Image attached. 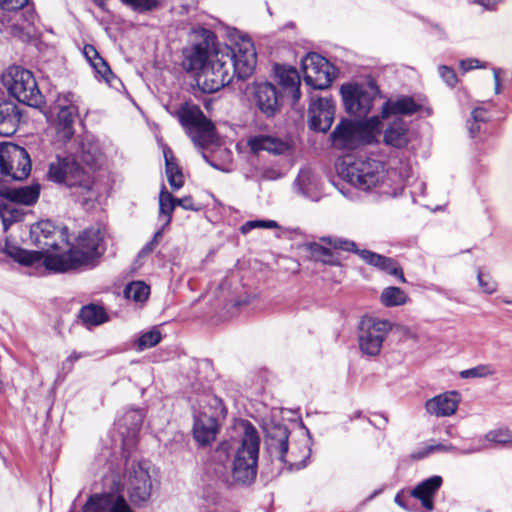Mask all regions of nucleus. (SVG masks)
Listing matches in <instances>:
<instances>
[{
  "label": "nucleus",
  "mask_w": 512,
  "mask_h": 512,
  "mask_svg": "<svg viewBox=\"0 0 512 512\" xmlns=\"http://www.w3.org/2000/svg\"><path fill=\"white\" fill-rule=\"evenodd\" d=\"M20 113L12 103L0 104V135L11 136L18 128Z\"/></svg>",
  "instance_id": "obj_27"
},
{
  "label": "nucleus",
  "mask_w": 512,
  "mask_h": 512,
  "mask_svg": "<svg viewBox=\"0 0 512 512\" xmlns=\"http://www.w3.org/2000/svg\"><path fill=\"white\" fill-rule=\"evenodd\" d=\"M419 109V105L410 97H401L395 101H386L382 106L380 121L390 117L400 118L401 115H411Z\"/></svg>",
  "instance_id": "obj_24"
},
{
  "label": "nucleus",
  "mask_w": 512,
  "mask_h": 512,
  "mask_svg": "<svg viewBox=\"0 0 512 512\" xmlns=\"http://www.w3.org/2000/svg\"><path fill=\"white\" fill-rule=\"evenodd\" d=\"M391 330L392 323L389 320L370 316L363 317L358 329L360 351L367 356H377Z\"/></svg>",
  "instance_id": "obj_9"
},
{
  "label": "nucleus",
  "mask_w": 512,
  "mask_h": 512,
  "mask_svg": "<svg viewBox=\"0 0 512 512\" xmlns=\"http://www.w3.org/2000/svg\"><path fill=\"white\" fill-rule=\"evenodd\" d=\"M83 55L95 70V72L103 79L108 81L109 76L112 74L111 70L106 61L99 55L95 47L89 44L85 45L83 48Z\"/></svg>",
  "instance_id": "obj_33"
},
{
  "label": "nucleus",
  "mask_w": 512,
  "mask_h": 512,
  "mask_svg": "<svg viewBox=\"0 0 512 512\" xmlns=\"http://www.w3.org/2000/svg\"><path fill=\"white\" fill-rule=\"evenodd\" d=\"M461 399L460 392L456 390L446 391L428 399L424 408L430 416L436 418L451 417L456 414Z\"/></svg>",
  "instance_id": "obj_19"
},
{
  "label": "nucleus",
  "mask_w": 512,
  "mask_h": 512,
  "mask_svg": "<svg viewBox=\"0 0 512 512\" xmlns=\"http://www.w3.org/2000/svg\"><path fill=\"white\" fill-rule=\"evenodd\" d=\"M494 80H495V92L496 94L500 93V78L497 69H494Z\"/></svg>",
  "instance_id": "obj_63"
},
{
  "label": "nucleus",
  "mask_w": 512,
  "mask_h": 512,
  "mask_svg": "<svg viewBox=\"0 0 512 512\" xmlns=\"http://www.w3.org/2000/svg\"><path fill=\"white\" fill-rule=\"evenodd\" d=\"M478 123L479 122H475L474 120H473V122L469 123L468 129H469V133L472 137H475L480 130V126Z\"/></svg>",
  "instance_id": "obj_61"
},
{
  "label": "nucleus",
  "mask_w": 512,
  "mask_h": 512,
  "mask_svg": "<svg viewBox=\"0 0 512 512\" xmlns=\"http://www.w3.org/2000/svg\"><path fill=\"white\" fill-rule=\"evenodd\" d=\"M301 68L305 83L313 89H326L333 81V66L319 54H307L302 59Z\"/></svg>",
  "instance_id": "obj_13"
},
{
  "label": "nucleus",
  "mask_w": 512,
  "mask_h": 512,
  "mask_svg": "<svg viewBox=\"0 0 512 512\" xmlns=\"http://www.w3.org/2000/svg\"><path fill=\"white\" fill-rule=\"evenodd\" d=\"M239 426L242 429L241 444L236 451L231 471L226 467H213L210 470L217 481L226 485L250 484L256 477L260 439L250 422L242 421Z\"/></svg>",
  "instance_id": "obj_3"
},
{
  "label": "nucleus",
  "mask_w": 512,
  "mask_h": 512,
  "mask_svg": "<svg viewBox=\"0 0 512 512\" xmlns=\"http://www.w3.org/2000/svg\"><path fill=\"white\" fill-rule=\"evenodd\" d=\"M460 67L464 72H467L474 68H479V67H481V65H480L479 60L470 58V59L462 60L460 62Z\"/></svg>",
  "instance_id": "obj_55"
},
{
  "label": "nucleus",
  "mask_w": 512,
  "mask_h": 512,
  "mask_svg": "<svg viewBox=\"0 0 512 512\" xmlns=\"http://www.w3.org/2000/svg\"><path fill=\"white\" fill-rule=\"evenodd\" d=\"M176 114L195 147L204 149L214 142V125L198 106L186 103Z\"/></svg>",
  "instance_id": "obj_8"
},
{
  "label": "nucleus",
  "mask_w": 512,
  "mask_h": 512,
  "mask_svg": "<svg viewBox=\"0 0 512 512\" xmlns=\"http://www.w3.org/2000/svg\"><path fill=\"white\" fill-rule=\"evenodd\" d=\"M360 257L368 264L378 267L390 275L398 277L400 282H406L401 267L393 259L373 253L368 250H361Z\"/></svg>",
  "instance_id": "obj_26"
},
{
  "label": "nucleus",
  "mask_w": 512,
  "mask_h": 512,
  "mask_svg": "<svg viewBox=\"0 0 512 512\" xmlns=\"http://www.w3.org/2000/svg\"><path fill=\"white\" fill-rule=\"evenodd\" d=\"M176 205V198L163 186L159 194V220L164 221V226H169L171 223Z\"/></svg>",
  "instance_id": "obj_36"
},
{
  "label": "nucleus",
  "mask_w": 512,
  "mask_h": 512,
  "mask_svg": "<svg viewBox=\"0 0 512 512\" xmlns=\"http://www.w3.org/2000/svg\"><path fill=\"white\" fill-rule=\"evenodd\" d=\"M335 104L328 97H311L308 109L309 127L315 131L327 132L333 121Z\"/></svg>",
  "instance_id": "obj_15"
},
{
  "label": "nucleus",
  "mask_w": 512,
  "mask_h": 512,
  "mask_svg": "<svg viewBox=\"0 0 512 512\" xmlns=\"http://www.w3.org/2000/svg\"><path fill=\"white\" fill-rule=\"evenodd\" d=\"M0 217L2 219L4 229L6 230L12 222L17 221L21 217V214L14 208V205L10 203L0 207Z\"/></svg>",
  "instance_id": "obj_44"
},
{
  "label": "nucleus",
  "mask_w": 512,
  "mask_h": 512,
  "mask_svg": "<svg viewBox=\"0 0 512 512\" xmlns=\"http://www.w3.org/2000/svg\"><path fill=\"white\" fill-rule=\"evenodd\" d=\"M207 36L200 43L194 44L183 50V67L189 72H194L198 82L199 73H202L204 67L210 58V52L214 44L210 43V33L205 31Z\"/></svg>",
  "instance_id": "obj_18"
},
{
  "label": "nucleus",
  "mask_w": 512,
  "mask_h": 512,
  "mask_svg": "<svg viewBox=\"0 0 512 512\" xmlns=\"http://www.w3.org/2000/svg\"><path fill=\"white\" fill-rule=\"evenodd\" d=\"M257 62L256 51L250 38L239 35L232 46L215 44L210 58L198 76V86L205 93H214L228 85L237 76L250 77Z\"/></svg>",
  "instance_id": "obj_2"
},
{
  "label": "nucleus",
  "mask_w": 512,
  "mask_h": 512,
  "mask_svg": "<svg viewBox=\"0 0 512 512\" xmlns=\"http://www.w3.org/2000/svg\"><path fill=\"white\" fill-rule=\"evenodd\" d=\"M150 295V287L143 281H133L126 285L124 296L135 303H144Z\"/></svg>",
  "instance_id": "obj_37"
},
{
  "label": "nucleus",
  "mask_w": 512,
  "mask_h": 512,
  "mask_svg": "<svg viewBox=\"0 0 512 512\" xmlns=\"http://www.w3.org/2000/svg\"><path fill=\"white\" fill-rule=\"evenodd\" d=\"M338 171L342 179L364 191L379 187L387 176L384 165L374 159L344 160Z\"/></svg>",
  "instance_id": "obj_5"
},
{
  "label": "nucleus",
  "mask_w": 512,
  "mask_h": 512,
  "mask_svg": "<svg viewBox=\"0 0 512 512\" xmlns=\"http://www.w3.org/2000/svg\"><path fill=\"white\" fill-rule=\"evenodd\" d=\"M501 1L502 0H474L475 3L481 5L485 8H492Z\"/></svg>",
  "instance_id": "obj_60"
},
{
  "label": "nucleus",
  "mask_w": 512,
  "mask_h": 512,
  "mask_svg": "<svg viewBox=\"0 0 512 512\" xmlns=\"http://www.w3.org/2000/svg\"><path fill=\"white\" fill-rule=\"evenodd\" d=\"M410 300L408 294L399 287L389 286L383 289L380 295V302L385 307L402 306Z\"/></svg>",
  "instance_id": "obj_35"
},
{
  "label": "nucleus",
  "mask_w": 512,
  "mask_h": 512,
  "mask_svg": "<svg viewBox=\"0 0 512 512\" xmlns=\"http://www.w3.org/2000/svg\"><path fill=\"white\" fill-rule=\"evenodd\" d=\"M98 155L99 149L96 144L90 143L86 148L85 143H81V159L83 162H85L88 165H92L97 161Z\"/></svg>",
  "instance_id": "obj_47"
},
{
  "label": "nucleus",
  "mask_w": 512,
  "mask_h": 512,
  "mask_svg": "<svg viewBox=\"0 0 512 512\" xmlns=\"http://www.w3.org/2000/svg\"><path fill=\"white\" fill-rule=\"evenodd\" d=\"M28 0H0V8L6 11H16L23 8Z\"/></svg>",
  "instance_id": "obj_52"
},
{
  "label": "nucleus",
  "mask_w": 512,
  "mask_h": 512,
  "mask_svg": "<svg viewBox=\"0 0 512 512\" xmlns=\"http://www.w3.org/2000/svg\"><path fill=\"white\" fill-rule=\"evenodd\" d=\"M163 154L165 159L167 180L174 190H178L184 185L183 173L176 163L173 153L169 148H164Z\"/></svg>",
  "instance_id": "obj_31"
},
{
  "label": "nucleus",
  "mask_w": 512,
  "mask_h": 512,
  "mask_svg": "<svg viewBox=\"0 0 512 512\" xmlns=\"http://www.w3.org/2000/svg\"><path fill=\"white\" fill-rule=\"evenodd\" d=\"M121 2L139 13L150 12L160 7L159 0H121Z\"/></svg>",
  "instance_id": "obj_41"
},
{
  "label": "nucleus",
  "mask_w": 512,
  "mask_h": 512,
  "mask_svg": "<svg viewBox=\"0 0 512 512\" xmlns=\"http://www.w3.org/2000/svg\"><path fill=\"white\" fill-rule=\"evenodd\" d=\"M193 437L202 446L215 441L219 431L215 412L211 407H201L194 413Z\"/></svg>",
  "instance_id": "obj_17"
},
{
  "label": "nucleus",
  "mask_w": 512,
  "mask_h": 512,
  "mask_svg": "<svg viewBox=\"0 0 512 512\" xmlns=\"http://www.w3.org/2000/svg\"><path fill=\"white\" fill-rule=\"evenodd\" d=\"M79 97L72 92L61 93L55 100L57 118L55 121L56 138L65 143L74 135V121L78 116Z\"/></svg>",
  "instance_id": "obj_12"
},
{
  "label": "nucleus",
  "mask_w": 512,
  "mask_h": 512,
  "mask_svg": "<svg viewBox=\"0 0 512 512\" xmlns=\"http://www.w3.org/2000/svg\"><path fill=\"white\" fill-rule=\"evenodd\" d=\"M324 242H327L329 245H331L335 249H340L344 251H353L360 255L361 251H358L356 249V244L353 241L342 239V238H330V237H323L321 239Z\"/></svg>",
  "instance_id": "obj_46"
},
{
  "label": "nucleus",
  "mask_w": 512,
  "mask_h": 512,
  "mask_svg": "<svg viewBox=\"0 0 512 512\" xmlns=\"http://www.w3.org/2000/svg\"><path fill=\"white\" fill-rule=\"evenodd\" d=\"M176 204L184 210L197 211L193 198L191 196H185L183 198L176 199Z\"/></svg>",
  "instance_id": "obj_53"
},
{
  "label": "nucleus",
  "mask_w": 512,
  "mask_h": 512,
  "mask_svg": "<svg viewBox=\"0 0 512 512\" xmlns=\"http://www.w3.org/2000/svg\"><path fill=\"white\" fill-rule=\"evenodd\" d=\"M102 235L99 229L83 231L75 244L68 246V229L51 221H40L30 227V241L39 251L22 249L5 241L4 253L18 263L48 272L66 273L95 266L102 255Z\"/></svg>",
  "instance_id": "obj_1"
},
{
  "label": "nucleus",
  "mask_w": 512,
  "mask_h": 512,
  "mask_svg": "<svg viewBox=\"0 0 512 512\" xmlns=\"http://www.w3.org/2000/svg\"><path fill=\"white\" fill-rule=\"evenodd\" d=\"M167 226L162 225V227L154 234L151 241H155V244L157 245L159 240L162 238L164 230Z\"/></svg>",
  "instance_id": "obj_62"
},
{
  "label": "nucleus",
  "mask_w": 512,
  "mask_h": 512,
  "mask_svg": "<svg viewBox=\"0 0 512 512\" xmlns=\"http://www.w3.org/2000/svg\"><path fill=\"white\" fill-rule=\"evenodd\" d=\"M201 512H226L225 503L218 496L206 498L205 504L201 508Z\"/></svg>",
  "instance_id": "obj_48"
},
{
  "label": "nucleus",
  "mask_w": 512,
  "mask_h": 512,
  "mask_svg": "<svg viewBox=\"0 0 512 512\" xmlns=\"http://www.w3.org/2000/svg\"><path fill=\"white\" fill-rule=\"evenodd\" d=\"M382 123L378 116L365 120H341L330 135L331 144L337 150L351 151L362 145L377 142Z\"/></svg>",
  "instance_id": "obj_4"
},
{
  "label": "nucleus",
  "mask_w": 512,
  "mask_h": 512,
  "mask_svg": "<svg viewBox=\"0 0 512 512\" xmlns=\"http://www.w3.org/2000/svg\"><path fill=\"white\" fill-rule=\"evenodd\" d=\"M478 285L485 294H494L497 291L498 284L489 273L478 271Z\"/></svg>",
  "instance_id": "obj_43"
},
{
  "label": "nucleus",
  "mask_w": 512,
  "mask_h": 512,
  "mask_svg": "<svg viewBox=\"0 0 512 512\" xmlns=\"http://www.w3.org/2000/svg\"><path fill=\"white\" fill-rule=\"evenodd\" d=\"M253 99L259 110L270 117L279 109L278 94L274 85L259 82L253 85Z\"/></svg>",
  "instance_id": "obj_22"
},
{
  "label": "nucleus",
  "mask_w": 512,
  "mask_h": 512,
  "mask_svg": "<svg viewBox=\"0 0 512 512\" xmlns=\"http://www.w3.org/2000/svg\"><path fill=\"white\" fill-rule=\"evenodd\" d=\"M247 144L251 151L258 153L267 151L274 155H282L289 152L292 148V142L289 138L277 137L272 135H256L248 138Z\"/></svg>",
  "instance_id": "obj_21"
},
{
  "label": "nucleus",
  "mask_w": 512,
  "mask_h": 512,
  "mask_svg": "<svg viewBox=\"0 0 512 512\" xmlns=\"http://www.w3.org/2000/svg\"><path fill=\"white\" fill-rule=\"evenodd\" d=\"M484 441L489 447H512V430L507 427H500L488 431L484 436Z\"/></svg>",
  "instance_id": "obj_34"
},
{
  "label": "nucleus",
  "mask_w": 512,
  "mask_h": 512,
  "mask_svg": "<svg viewBox=\"0 0 512 512\" xmlns=\"http://www.w3.org/2000/svg\"><path fill=\"white\" fill-rule=\"evenodd\" d=\"M30 171V157L24 148L12 143L0 146V179L23 180Z\"/></svg>",
  "instance_id": "obj_10"
},
{
  "label": "nucleus",
  "mask_w": 512,
  "mask_h": 512,
  "mask_svg": "<svg viewBox=\"0 0 512 512\" xmlns=\"http://www.w3.org/2000/svg\"><path fill=\"white\" fill-rule=\"evenodd\" d=\"M288 437L289 432L284 425L273 424L266 427L265 441L270 454L278 457L291 470L304 468L310 456V449L307 445H303L298 451L295 449L289 451Z\"/></svg>",
  "instance_id": "obj_6"
},
{
  "label": "nucleus",
  "mask_w": 512,
  "mask_h": 512,
  "mask_svg": "<svg viewBox=\"0 0 512 512\" xmlns=\"http://www.w3.org/2000/svg\"><path fill=\"white\" fill-rule=\"evenodd\" d=\"M1 81L9 94L19 102L35 107L42 104V94L29 70L16 65L10 66L3 72Z\"/></svg>",
  "instance_id": "obj_7"
},
{
  "label": "nucleus",
  "mask_w": 512,
  "mask_h": 512,
  "mask_svg": "<svg viewBox=\"0 0 512 512\" xmlns=\"http://www.w3.org/2000/svg\"><path fill=\"white\" fill-rule=\"evenodd\" d=\"M341 95L350 114L365 116L373 107V95L362 86L345 84L341 87Z\"/></svg>",
  "instance_id": "obj_16"
},
{
  "label": "nucleus",
  "mask_w": 512,
  "mask_h": 512,
  "mask_svg": "<svg viewBox=\"0 0 512 512\" xmlns=\"http://www.w3.org/2000/svg\"><path fill=\"white\" fill-rule=\"evenodd\" d=\"M276 75L279 79V83L286 89H290L292 98L296 102L301 97L300 92V77L297 70L293 67L288 66H277Z\"/></svg>",
  "instance_id": "obj_29"
},
{
  "label": "nucleus",
  "mask_w": 512,
  "mask_h": 512,
  "mask_svg": "<svg viewBox=\"0 0 512 512\" xmlns=\"http://www.w3.org/2000/svg\"><path fill=\"white\" fill-rule=\"evenodd\" d=\"M436 452H451L455 451L456 447L451 444L435 443Z\"/></svg>",
  "instance_id": "obj_59"
},
{
  "label": "nucleus",
  "mask_w": 512,
  "mask_h": 512,
  "mask_svg": "<svg viewBox=\"0 0 512 512\" xmlns=\"http://www.w3.org/2000/svg\"><path fill=\"white\" fill-rule=\"evenodd\" d=\"M438 70L441 78L445 81V83L448 86L454 87L457 84L458 79L452 68L443 65L440 66Z\"/></svg>",
  "instance_id": "obj_50"
},
{
  "label": "nucleus",
  "mask_w": 512,
  "mask_h": 512,
  "mask_svg": "<svg viewBox=\"0 0 512 512\" xmlns=\"http://www.w3.org/2000/svg\"><path fill=\"white\" fill-rule=\"evenodd\" d=\"M282 177V173L276 169V168H266L263 170L262 174H261V178L264 179V180H277V179H280Z\"/></svg>",
  "instance_id": "obj_54"
},
{
  "label": "nucleus",
  "mask_w": 512,
  "mask_h": 512,
  "mask_svg": "<svg viewBox=\"0 0 512 512\" xmlns=\"http://www.w3.org/2000/svg\"><path fill=\"white\" fill-rule=\"evenodd\" d=\"M142 422L143 414L140 410H129L118 420L117 428L124 443L129 444L135 439Z\"/></svg>",
  "instance_id": "obj_23"
},
{
  "label": "nucleus",
  "mask_w": 512,
  "mask_h": 512,
  "mask_svg": "<svg viewBox=\"0 0 512 512\" xmlns=\"http://www.w3.org/2000/svg\"><path fill=\"white\" fill-rule=\"evenodd\" d=\"M79 317L87 327L99 326L109 320L104 308L94 304L84 306L80 311Z\"/></svg>",
  "instance_id": "obj_32"
},
{
  "label": "nucleus",
  "mask_w": 512,
  "mask_h": 512,
  "mask_svg": "<svg viewBox=\"0 0 512 512\" xmlns=\"http://www.w3.org/2000/svg\"><path fill=\"white\" fill-rule=\"evenodd\" d=\"M317 181L315 175L308 168L301 169L294 181V190L303 195H308L315 187Z\"/></svg>",
  "instance_id": "obj_38"
},
{
  "label": "nucleus",
  "mask_w": 512,
  "mask_h": 512,
  "mask_svg": "<svg viewBox=\"0 0 512 512\" xmlns=\"http://www.w3.org/2000/svg\"><path fill=\"white\" fill-rule=\"evenodd\" d=\"M395 502H396L399 506H401V507H405V506H404V504H403V502L401 501L400 495H396V497H395Z\"/></svg>",
  "instance_id": "obj_64"
},
{
  "label": "nucleus",
  "mask_w": 512,
  "mask_h": 512,
  "mask_svg": "<svg viewBox=\"0 0 512 512\" xmlns=\"http://www.w3.org/2000/svg\"><path fill=\"white\" fill-rule=\"evenodd\" d=\"M49 178L55 182H64L75 187L78 195H85L92 189V182L87 174L69 159H57L49 165Z\"/></svg>",
  "instance_id": "obj_11"
},
{
  "label": "nucleus",
  "mask_w": 512,
  "mask_h": 512,
  "mask_svg": "<svg viewBox=\"0 0 512 512\" xmlns=\"http://www.w3.org/2000/svg\"><path fill=\"white\" fill-rule=\"evenodd\" d=\"M278 223L274 220H251L243 224L240 228V231L243 234H247L252 229L262 228V229H276L278 228Z\"/></svg>",
  "instance_id": "obj_45"
},
{
  "label": "nucleus",
  "mask_w": 512,
  "mask_h": 512,
  "mask_svg": "<svg viewBox=\"0 0 512 512\" xmlns=\"http://www.w3.org/2000/svg\"><path fill=\"white\" fill-rule=\"evenodd\" d=\"M434 452H436L435 443L427 444L415 454V457L419 459L425 458Z\"/></svg>",
  "instance_id": "obj_56"
},
{
  "label": "nucleus",
  "mask_w": 512,
  "mask_h": 512,
  "mask_svg": "<svg viewBox=\"0 0 512 512\" xmlns=\"http://www.w3.org/2000/svg\"><path fill=\"white\" fill-rule=\"evenodd\" d=\"M83 512H133L120 494L94 495L84 506Z\"/></svg>",
  "instance_id": "obj_20"
},
{
  "label": "nucleus",
  "mask_w": 512,
  "mask_h": 512,
  "mask_svg": "<svg viewBox=\"0 0 512 512\" xmlns=\"http://www.w3.org/2000/svg\"><path fill=\"white\" fill-rule=\"evenodd\" d=\"M161 340V333L158 329L154 328L148 332L143 333L137 341V349L139 351L152 348L157 345Z\"/></svg>",
  "instance_id": "obj_40"
},
{
  "label": "nucleus",
  "mask_w": 512,
  "mask_h": 512,
  "mask_svg": "<svg viewBox=\"0 0 512 512\" xmlns=\"http://www.w3.org/2000/svg\"><path fill=\"white\" fill-rule=\"evenodd\" d=\"M40 194V186L38 184L12 188L6 191V198L13 203L32 205L36 203Z\"/></svg>",
  "instance_id": "obj_30"
},
{
  "label": "nucleus",
  "mask_w": 512,
  "mask_h": 512,
  "mask_svg": "<svg viewBox=\"0 0 512 512\" xmlns=\"http://www.w3.org/2000/svg\"><path fill=\"white\" fill-rule=\"evenodd\" d=\"M408 141L407 124L401 118H394L384 132L385 144L402 148L407 145Z\"/></svg>",
  "instance_id": "obj_28"
},
{
  "label": "nucleus",
  "mask_w": 512,
  "mask_h": 512,
  "mask_svg": "<svg viewBox=\"0 0 512 512\" xmlns=\"http://www.w3.org/2000/svg\"><path fill=\"white\" fill-rule=\"evenodd\" d=\"M305 248L310 252L311 257L316 261H320L328 265L339 264L338 259L334 256L330 249L323 247L316 242L305 244Z\"/></svg>",
  "instance_id": "obj_39"
},
{
  "label": "nucleus",
  "mask_w": 512,
  "mask_h": 512,
  "mask_svg": "<svg viewBox=\"0 0 512 512\" xmlns=\"http://www.w3.org/2000/svg\"><path fill=\"white\" fill-rule=\"evenodd\" d=\"M125 489L134 505L146 503L152 495L153 484L148 469L141 463L133 465L127 474Z\"/></svg>",
  "instance_id": "obj_14"
},
{
  "label": "nucleus",
  "mask_w": 512,
  "mask_h": 512,
  "mask_svg": "<svg viewBox=\"0 0 512 512\" xmlns=\"http://www.w3.org/2000/svg\"><path fill=\"white\" fill-rule=\"evenodd\" d=\"M495 374V370L490 365H479L460 372V377L463 379L468 378H484Z\"/></svg>",
  "instance_id": "obj_42"
},
{
  "label": "nucleus",
  "mask_w": 512,
  "mask_h": 512,
  "mask_svg": "<svg viewBox=\"0 0 512 512\" xmlns=\"http://www.w3.org/2000/svg\"><path fill=\"white\" fill-rule=\"evenodd\" d=\"M442 477L435 475L419 483L411 492V495L419 499L427 510L433 509L432 497L442 485Z\"/></svg>",
  "instance_id": "obj_25"
},
{
  "label": "nucleus",
  "mask_w": 512,
  "mask_h": 512,
  "mask_svg": "<svg viewBox=\"0 0 512 512\" xmlns=\"http://www.w3.org/2000/svg\"><path fill=\"white\" fill-rule=\"evenodd\" d=\"M487 111L484 108L478 107L472 111V119L475 122H485Z\"/></svg>",
  "instance_id": "obj_57"
},
{
  "label": "nucleus",
  "mask_w": 512,
  "mask_h": 512,
  "mask_svg": "<svg viewBox=\"0 0 512 512\" xmlns=\"http://www.w3.org/2000/svg\"><path fill=\"white\" fill-rule=\"evenodd\" d=\"M486 449H488V444H486V442L484 441V437H483L476 441H473L471 443V445L459 450L458 452L462 455H471V454H475V453H480Z\"/></svg>",
  "instance_id": "obj_49"
},
{
  "label": "nucleus",
  "mask_w": 512,
  "mask_h": 512,
  "mask_svg": "<svg viewBox=\"0 0 512 512\" xmlns=\"http://www.w3.org/2000/svg\"><path fill=\"white\" fill-rule=\"evenodd\" d=\"M157 245L155 244V241H150L148 242L142 249L141 251L139 252V256L140 257H143V256H146L148 255L149 253H151L154 248L156 247Z\"/></svg>",
  "instance_id": "obj_58"
},
{
  "label": "nucleus",
  "mask_w": 512,
  "mask_h": 512,
  "mask_svg": "<svg viewBox=\"0 0 512 512\" xmlns=\"http://www.w3.org/2000/svg\"><path fill=\"white\" fill-rule=\"evenodd\" d=\"M84 354L81 352L73 351L61 364V371L68 374L73 370L75 362L83 358Z\"/></svg>",
  "instance_id": "obj_51"
}]
</instances>
